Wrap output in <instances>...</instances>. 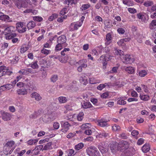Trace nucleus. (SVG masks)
<instances>
[{
	"label": "nucleus",
	"instance_id": "e433bc0d",
	"mask_svg": "<svg viewBox=\"0 0 156 156\" xmlns=\"http://www.w3.org/2000/svg\"><path fill=\"white\" fill-rule=\"evenodd\" d=\"M140 98L141 100L146 101L149 99V96L147 95H141L140 94Z\"/></svg>",
	"mask_w": 156,
	"mask_h": 156
},
{
	"label": "nucleus",
	"instance_id": "f257e3e1",
	"mask_svg": "<svg viewBox=\"0 0 156 156\" xmlns=\"http://www.w3.org/2000/svg\"><path fill=\"white\" fill-rule=\"evenodd\" d=\"M86 151L89 156H99L100 153L95 147L90 146L87 148Z\"/></svg>",
	"mask_w": 156,
	"mask_h": 156
},
{
	"label": "nucleus",
	"instance_id": "4d7b16f0",
	"mask_svg": "<svg viewBox=\"0 0 156 156\" xmlns=\"http://www.w3.org/2000/svg\"><path fill=\"white\" fill-rule=\"evenodd\" d=\"M69 50L70 49L69 48H64L63 50L61 52V55L63 56H64L66 55L67 51H69Z\"/></svg>",
	"mask_w": 156,
	"mask_h": 156
},
{
	"label": "nucleus",
	"instance_id": "39448f33",
	"mask_svg": "<svg viewBox=\"0 0 156 156\" xmlns=\"http://www.w3.org/2000/svg\"><path fill=\"white\" fill-rule=\"evenodd\" d=\"M3 27L5 28L4 32L5 34L9 35L12 34H13V32H15L16 29L13 26H8L7 25L3 26Z\"/></svg>",
	"mask_w": 156,
	"mask_h": 156
},
{
	"label": "nucleus",
	"instance_id": "c756f323",
	"mask_svg": "<svg viewBox=\"0 0 156 156\" xmlns=\"http://www.w3.org/2000/svg\"><path fill=\"white\" fill-rule=\"evenodd\" d=\"M156 26V20H153L149 25V28L152 30H154Z\"/></svg>",
	"mask_w": 156,
	"mask_h": 156
},
{
	"label": "nucleus",
	"instance_id": "72a5a7b5",
	"mask_svg": "<svg viewBox=\"0 0 156 156\" xmlns=\"http://www.w3.org/2000/svg\"><path fill=\"white\" fill-rule=\"evenodd\" d=\"M78 0H67L64 2L65 4H67L68 6L69 5H72L73 4H76Z\"/></svg>",
	"mask_w": 156,
	"mask_h": 156
},
{
	"label": "nucleus",
	"instance_id": "e2e57ef3",
	"mask_svg": "<svg viewBox=\"0 0 156 156\" xmlns=\"http://www.w3.org/2000/svg\"><path fill=\"white\" fill-rule=\"evenodd\" d=\"M74 151L73 149H70L68 151V156H72L75 155L74 154Z\"/></svg>",
	"mask_w": 156,
	"mask_h": 156
},
{
	"label": "nucleus",
	"instance_id": "393cba45",
	"mask_svg": "<svg viewBox=\"0 0 156 156\" xmlns=\"http://www.w3.org/2000/svg\"><path fill=\"white\" fill-rule=\"evenodd\" d=\"M137 17L142 21H144L147 20V16L141 13H139L137 14Z\"/></svg>",
	"mask_w": 156,
	"mask_h": 156
},
{
	"label": "nucleus",
	"instance_id": "6e6552de",
	"mask_svg": "<svg viewBox=\"0 0 156 156\" xmlns=\"http://www.w3.org/2000/svg\"><path fill=\"white\" fill-rule=\"evenodd\" d=\"M66 36L64 35H62L57 38V42L58 44H63L64 47H66L67 45V44L66 43Z\"/></svg>",
	"mask_w": 156,
	"mask_h": 156
},
{
	"label": "nucleus",
	"instance_id": "7c9ffc66",
	"mask_svg": "<svg viewBox=\"0 0 156 156\" xmlns=\"http://www.w3.org/2000/svg\"><path fill=\"white\" fill-rule=\"evenodd\" d=\"M52 143L51 142H49L44 146L43 149L44 150H48L52 149Z\"/></svg>",
	"mask_w": 156,
	"mask_h": 156
},
{
	"label": "nucleus",
	"instance_id": "69168bd1",
	"mask_svg": "<svg viewBox=\"0 0 156 156\" xmlns=\"http://www.w3.org/2000/svg\"><path fill=\"white\" fill-rule=\"evenodd\" d=\"M6 90H9L12 87V86L11 84H7L4 85Z\"/></svg>",
	"mask_w": 156,
	"mask_h": 156
},
{
	"label": "nucleus",
	"instance_id": "052dcab7",
	"mask_svg": "<svg viewBox=\"0 0 156 156\" xmlns=\"http://www.w3.org/2000/svg\"><path fill=\"white\" fill-rule=\"evenodd\" d=\"M31 67L33 69H37L38 68V65L36 62H32L31 64Z\"/></svg>",
	"mask_w": 156,
	"mask_h": 156
},
{
	"label": "nucleus",
	"instance_id": "9d476101",
	"mask_svg": "<svg viewBox=\"0 0 156 156\" xmlns=\"http://www.w3.org/2000/svg\"><path fill=\"white\" fill-rule=\"evenodd\" d=\"M17 35L16 33L12 34L9 35H7L6 36V39L7 40L12 39V41L13 43H17L18 41V39L17 38H14Z\"/></svg>",
	"mask_w": 156,
	"mask_h": 156
},
{
	"label": "nucleus",
	"instance_id": "5701e85b",
	"mask_svg": "<svg viewBox=\"0 0 156 156\" xmlns=\"http://www.w3.org/2000/svg\"><path fill=\"white\" fill-rule=\"evenodd\" d=\"M27 26L28 30H29L34 28L36 26V23L34 21H31L27 23Z\"/></svg>",
	"mask_w": 156,
	"mask_h": 156
},
{
	"label": "nucleus",
	"instance_id": "8fccbe9b",
	"mask_svg": "<svg viewBox=\"0 0 156 156\" xmlns=\"http://www.w3.org/2000/svg\"><path fill=\"white\" fill-rule=\"evenodd\" d=\"M84 114L83 112H80L77 115V119L79 121H81L83 119Z\"/></svg>",
	"mask_w": 156,
	"mask_h": 156
},
{
	"label": "nucleus",
	"instance_id": "c85d7f7f",
	"mask_svg": "<svg viewBox=\"0 0 156 156\" xmlns=\"http://www.w3.org/2000/svg\"><path fill=\"white\" fill-rule=\"evenodd\" d=\"M17 93L19 95H24L27 94L26 90L25 89H19L17 90Z\"/></svg>",
	"mask_w": 156,
	"mask_h": 156
},
{
	"label": "nucleus",
	"instance_id": "473e14b6",
	"mask_svg": "<svg viewBox=\"0 0 156 156\" xmlns=\"http://www.w3.org/2000/svg\"><path fill=\"white\" fill-rule=\"evenodd\" d=\"M14 141L13 140H12L7 142L5 144V145L8 146V147H10L11 149H12L13 148H15V147L14 146Z\"/></svg>",
	"mask_w": 156,
	"mask_h": 156
},
{
	"label": "nucleus",
	"instance_id": "603ef678",
	"mask_svg": "<svg viewBox=\"0 0 156 156\" xmlns=\"http://www.w3.org/2000/svg\"><path fill=\"white\" fill-rule=\"evenodd\" d=\"M141 86L142 88L144 90V91L146 93H147L149 91V89L147 86L144 84H141Z\"/></svg>",
	"mask_w": 156,
	"mask_h": 156
},
{
	"label": "nucleus",
	"instance_id": "de8ad7c7",
	"mask_svg": "<svg viewBox=\"0 0 156 156\" xmlns=\"http://www.w3.org/2000/svg\"><path fill=\"white\" fill-rule=\"evenodd\" d=\"M63 47H64L63 44H58L55 46V51H60L62 48Z\"/></svg>",
	"mask_w": 156,
	"mask_h": 156
},
{
	"label": "nucleus",
	"instance_id": "4be33fe9",
	"mask_svg": "<svg viewBox=\"0 0 156 156\" xmlns=\"http://www.w3.org/2000/svg\"><path fill=\"white\" fill-rule=\"evenodd\" d=\"M112 36L110 33H108L106 36V40L105 42L106 45H108L111 42Z\"/></svg>",
	"mask_w": 156,
	"mask_h": 156
},
{
	"label": "nucleus",
	"instance_id": "a18cd8bd",
	"mask_svg": "<svg viewBox=\"0 0 156 156\" xmlns=\"http://www.w3.org/2000/svg\"><path fill=\"white\" fill-rule=\"evenodd\" d=\"M33 20L38 22H41L43 20V18L40 16H34L33 17Z\"/></svg>",
	"mask_w": 156,
	"mask_h": 156
},
{
	"label": "nucleus",
	"instance_id": "5fc2aeb1",
	"mask_svg": "<svg viewBox=\"0 0 156 156\" xmlns=\"http://www.w3.org/2000/svg\"><path fill=\"white\" fill-rule=\"evenodd\" d=\"M117 32L119 34H123L125 32V30L124 28H119L117 30Z\"/></svg>",
	"mask_w": 156,
	"mask_h": 156
},
{
	"label": "nucleus",
	"instance_id": "2eb2a0df",
	"mask_svg": "<svg viewBox=\"0 0 156 156\" xmlns=\"http://www.w3.org/2000/svg\"><path fill=\"white\" fill-rule=\"evenodd\" d=\"M2 117L3 120L7 121L10 120L11 116L9 113L3 112L2 114Z\"/></svg>",
	"mask_w": 156,
	"mask_h": 156
},
{
	"label": "nucleus",
	"instance_id": "4c0bfd02",
	"mask_svg": "<svg viewBox=\"0 0 156 156\" xmlns=\"http://www.w3.org/2000/svg\"><path fill=\"white\" fill-rule=\"evenodd\" d=\"M91 127L90 123H85L82 124L81 126V129L86 130L88 129H90Z\"/></svg>",
	"mask_w": 156,
	"mask_h": 156
},
{
	"label": "nucleus",
	"instance_id": "2f4dec72",
	"mask_svg": "<svg viewBox=\"0 0 156 156\" xmlns=\"http://www.w3.org/2000/svg\"><path fill=\"white\" fill-rule=\"evenodd\" d=\"M123 4L128 6H132L133 4L131 0H122Z\"/></svg>",
	"mask_w": 156,
	"mask_h": 156
},
{
	"label": "nucleus",
	"instance_id": "bf43d9fd",
	"mask_svg": "<svg viewBox=\"0 0 156 156\" xmlns=\"http://www.w3.org/2000/svg\"><path fill=\"white\" fill-rule=\"evenodd\" d=\"M41 53L44 54L45 55H48L50 53V51L43 48L41 50Z\"/></svg>",
	"mask_w": 156,
	"mask_h": 156
},
{
	"label": "nucleus",
	"instance_id": "c03bdc74",
	"mask_svg": "<svg viewBox=\"0 0 156 156\" xmlns=\"http://www.w3.org/2000/svg\"><path fill=\"white\" fill-rule=\"evenodd\" d=\"M68 57L67 55H66L64 58L62 57L59 58V61L62 63H66L67 61Z\"/></svg>",
	"mask_w": 156,
	"mask_h": 156
},
{
	"label": "nucleus",
	"instance_id": "774afa93",
	"mask_svg": "<svg viewBox=\"0 0 156 156\" xmlns=\"http://www.w3.org/2000/svg\"><path fill=\"white\" fill-rule=\"evenodd\" d=\"M151 102L153 104L156 103V92L154 94V95L151 100Z\"/></svg>",
	"mask_w": 156,
	"mask_h": 156
},
{
	"label": "nucleus",
	"instance_id": "4468645a",
	"mask_svg": "<svg viewBox=\"0 0 156 156\" xmlns=\"http://www.w3.org/2000/svg\"><path fill=\"white\" fill-rule=\"evenodd\" d=\"M0 20L6 22H11L9 17L6 15L3 14V13L0 12Z\"/></svg>",
	"mask_w": 156,
	"mask_h": 156
},
{
	"label": "nucleus",
	"instance_id": "f03ea898",
	"mask_svg": "<svg viewBox=\"0 0 156 156\" xmlns=\"http://www.w3.org/2000/svg\"><path fill=\"white\" fill-rule=\"evenodd\" d=\"M13 73L12 70L5 66H0V77L7 75L10 76Z\"/></svg>",
	"mask_w": 156,
	"mask_h": 156
},
{
	"label": "nucleus",
	"instance_id": "ddd939ff",
	"mask_svg": "<svg viewBox=\"0 0 156 156\" xmlns=\"http://www.w3.org/2000/svg\"><path fill=\"white\" fill-rule=\"evenodd\" d=\"M14 149V148L11 149L6 145H5L3 147V152L5 155L10 154Z\"/></svg>",
	"mask_w": 156,
	"mask_h": 156
},
{
	"label": "nucleus",
	"instance_id": "1a4fd4ad",
	"mask_svg": "<svg viewBox=\"0 0 156 156\" xmlns=\"http://www.w3.org/2000/svg\"><path fill=\"white\" fill-rule=\"evenodd\" d=\"M109 120L104 119H101L97 120V123L98 125L101 127H104L108 126V122Z\"/></svg>",
	"mask_w": 156,
	"mask_h": 156
},
{
	"label": "nucleus",
	"instance_id": "bb28decb",
	"mask_svg": "<svg viewBox=\"0 0 156 156\" xmlns=\"http://www.w3.org/2000/svg\"><path fill=\"white\" fill-rule=\"evenodd\" d=\"M87 79L85 76H82L80 78V82L83 84L86 85L87 83Z\"/></svg>",
	"mask_w": 156,
	"mask_h": 156
},
{
	"label": "nucleus",
	"instance_id": "aec40b11",
	"mask_svg": "<svg viewBox=\"0 0 156 156\" xmlns=\"http://www.w3.org/2000/svg\"><path fill=\"white\" fill-rule=\"evenodd\" d=\"M31 96L32 98H34L37 101H40L42 98L40 95L36 92L33 93L31 94Z\"/></svg>",
	"mask_w": 156,
	"mask_h": 156
},
{
	"label": "nucleus",
	"instance_id": "3c124183",
	"mask_svg": "<svg viewBox=\"0 0 156 156\" xmlns=\"http://www.w3.org/2000/svg\"><path fill=\"white\" fill-rule=\"evenodd\" d=\"M45 137L44 139L41 140L39 141V143L40 144H42L44 143L48 142L49 141L50 137L48 136H45Z\"/></svg>",
	"mask_w": 156,
	"mask_h": 156
},
{
	"label": "nucleus",
	"instance_id": "680f3d73",
	"mask_svg": "<svg viewBox=\"0 0 156 156\" xmlns=\"http://www.w3.org/2000/svg\"><path fill=\"white\" fill-rule=\"evenodd\" d=\"M89 82L91 84H95L98 83L94 78H90L89 79Z\"/></svg>",
	"mask_w": 156,
	"mask_h": 156
},
{
	"label": "nucleus",
	"instance_id": "338daca9",
	"mask_svg": "<svg viewBox=\"0 0 156 156\" xmlns=\"http://www.w3.org/2000/svg\"><path fill=\"white\" fill-rule=\"evenodd\" d=\"M128 10L131 13H134L136 12V10L133 8H128Z\"/></svg>",
	"mask_w": 156,
	"mask_h": 156
},
{
	"label": "nucleus",
	"instance_id": "f3484780",
	"mask_svg": "<svg viewBox=\"0 0 156 156\" xmlns=\"http://www.w3.org/2000/svg\"><path fill=\"white\" fill-rule=\"evenodd\" d=\"M81 106L83 108L87 109L92 107V105L89 102L83 101L81 103Z\"/></svg>",
	"mask_w": 156,
	"mask_h": 156
},
{
	"label": "nucleus",
	"instance_id": "58836bf2",
	"mask_svg": "<svg viewBox=\"0 0 156 156\" xmlns=\"http://www.w3.org/2000/svg\"><path fill=\"white\" fill-rule=\"evenodd\" d=\"M67 98L65 97L61 96L58 98V100L60 103H64L67 101Z\"/></svg>",
	"mask_w": 156,
	"mask_h": 156
},
{
	"label": "nucleus",
	"instance_id": "09e8293b",
	"mask_svg": "<svg viewBox=\"0 0 156 156\" xmlns=\"http://www.w3.org/2000/svg\"><path fill=\"white\" fill-rule=\"evenodd\" d=\"M57 16L58 15L57 14L55 13L53 14L49 17L48 20L50 21H52L56 19Z\"/></svg>",
	"mask_w": 156,
	"mask_h": 156
},
{
	"label": "nucleus",
	"instance_id": "dca6fc26",
	"mask_svg": "<svg viewBox=\"0 0 156 156\" xmlns=\"http://www.w3.org/2000/svg\"><path fill=\"white\" fill-rule=\"evenodd\" d=\"M98 148L101 152L102 154L105 153L108 151V147H104L103 146V144L102 143L99 144Z\"/></svg>",
	"mask_w": 156,
	"mask_h": 156
},
{
	"label": "nucleus",
	"instance_id": "412c9836",
	"mask_svg": "<svg viewBox=\"0 0 156 156\" xmlns=\"http://www.w3.org/2000/svg\"><path fill=\"white\" fill-rule=\"evenodd\" d=\"M98 61L100 62H102L104 66L106 65L107 60L106 56L104 55H102L98 59Z\"/></svg>",
	"mask_w": 156,
	"mask_h": 156
},
{
	"label": "nucleus",
	"instance_id": "a878e982",
	"mask_svg": "<svg viewBox=\"0 0 156 156\" xmlns=\"http://www.w3.org/2000/svg\"><path fill=\"white\" fill-rule=\"evenodd\" d=\"M150 147L149 144H146L142 147V151L144 153H147L150 150Z\"/></svg>",
	"mask_w": 156,
	"mask_h": 156
},
{
	"label": "nucleus",
	"instance_id": "37998d69",
	"mask_svg": "<svg viewBox=\"0 0 156 156\" xmlns=\"http://www.w3.org/2000/svg\"><path fill=\"white\" fill-rule=\"evenodd\" d=\"M38 140L37 139H30L27 141V144L29 145L35 144L37 142Z\"/></svg>",
	"mask_w": 156,
	"mask_h": 156
},
{
	"label": "nucleus",
	"instance_id": "79ce46f5",
	"mask_svg": "<svg viewBox=\"0 0 156 156\" xmlns=\"http://www.w3.org/2000/svg\"><path fill=\"white\" fill-rule=\"evenodd\" d=\"M90 7V5L89 3L84 4L82 5L80 8V9L82 11H84L86 10Z\"/></svg>",
	"mask_w": 156,
	"mask_h": 156
},
{
	"label": "nucleus",
	"instance_id": "0eeeda50",
	"mask_svg": "<svg viewBox=\"0 0 156 156\" xmlns=\"http://www.w3.org/2000/svg\"><path fill=\"white\" fill-rule=\"evenodd\" d=\"M60 123L62 127V129L61 130L62 132L65 133L69 130L70 125L68 122L62 121L60 122Z\"/></svg>",
	"mask_w": 156,
	"mask_h": 156
},
{
	"label": "nucleus",
	"instance_id": "6e6d98bb",
	"mask_svg": "<svg viewBox=\"0 0 156 156\" xmlns=\"http://www.w3.org/2000/svg\"><path fill=\"white\" fill-rule=\"evenodd\" d=\"M112 127V130L115 131L119 130L120 129V127L116 124H114Z\"/></svg>",
	"mask_w": 156,
	"mask_h": 156
},
{
	"label": "nucleus",
	"instance_id": "cd10ccee",
	"mask_svg": "<svg viewBox=\"0 0 156 156\" xmlns=\"http://www.w3.org/2000/svg\"><path fill=\"white\" fill-rule=\"evenodd\" d=\"M113 52L115 55H119L121 57L123 55V51L116 48H114L113 51Z\"/></svg>",
	"mask_w": 156,
	"mask_h": 156
},
{
	"label": "nucleus",
	"instance_id": "a19ab883",
	"mask_svg": "<svg viewBox=\"0 0 156 156\" xmlns=\"http://www.w3.org/2000/svg\"><path fill=\"white\" fill-rule=\"evenodd\" d=\"M29 49V47L26 45L22 46L20 50V52L21 53H23Z\"/></svg>",
	"mask_w": 156,
	"mask_h": 156
},
{
	"label": "nucleus",
	"instance_id": "b1692460",
	"mask_svg": "<svg viewBox=\"0 0 156 156\" xmlns=\"http://www.w3.org/2000/svg\"><path fill=\"white\" fill-rule=\"evenodd\" d=\"M125 70L126 72L130 74H132L135 72V70L134 68L132 66L126 67Z\"/></svg>",
	"mask_w": 156,
	"mask_h": 156
},
{
	"label": "nucleus",
	"instance_id": "7ed1b4c3",
	"mask_svg": "<svg viewBox=\"0 0 156 156\" xmlns=\"http://www.w3.org/2000/svg\"><path fill=\"white\" fill-rule=\"evenodd\" d=\"M16 28L20 33H24L27 30L25 23L24 22H18L16 23Z\"/></svg>",
	"mask_w": 156,
	"mask_h": 156
},
{
	"label": "nucleus",
	"instance_id": "49530a36",
	"mask_svg": "<svg viewBox=\"0 0 156 156\" xmlns=\"http://www.w3.org/2000/svg\"><path fill=\"white\" fill-rule=\"evenodd\" d=\"M126 102L123 100V98H120L117 101V104L119 105H124L126 104Z\"/></svg>",
	"mask_w": 156,
	"mask_h": 156
},
{
	"label": "nucleus",
	"instance_id": "f8f14e48",
	"mask_svg": "<svg viewBox=\"0 0 156 156\" xmlns=\"http://www.w3.org/2000/svg\"><path fill=\"white\" fill-rule=\"evenodd\" d=\"M32 69L31 68H27L25 69H22L19 71L18 73L21 75H27L30 73H32Z\"/></svg>",
	"mask_w": 156,
	"mask_h": 156
},
{
	"label": "nucleus",
	"instance_id": "f704fd0d",
	"mask_svg": "<svg viewBox=\"0 0 156 156\" xmlns=\"http://www.w3.org/2000/svg\"><path fill=\"white\" fill-rule=\"evenodd\" d=\"M83 147L84 144L82 143H80L75 146L74 149L77 151H79L82 149Z\"/></svg>",
	"mask_w": 156,
	"mask_h": 156
},
{
	"label": "nucleus",
	"instance_id": "423d86ee",
	"mask_svg": "<svg viewBox=\"0 0 156 156\" xmlns=\"http://www.w3.org/2000/svg\"><path fill=\"white\" fill-rule=\"evenodd\" d=\"M129 145V143L127 141L122 140L118 144V149L120 150L127 149L128 148Z\"/></svg>",
	"mask_w": 156,
	"mask_h": 156
},
{
	"label": "nucleus",
	"instance_id": "a211bd4d",
	"mask_svg": "<svg viewBox=\"0 0 156 156\" xmlns=\"http://www.w3.org/2000/svg\"><path fill=\"white\" fill-rule=\"evenodd\" d=\"M130 40V38L129 37L122 39L119 41L117 43L120 46H124L125 45V42L129 41Z\"/></svg>",
	"mask_w": 156,
	"mask_h": 156
},
{
	"label": "nucleus",
	"instance_id": "c9c22d12",
	"mask_svg": "<svg viewBox=\"0 0 156 156\" xmlns=\"http://www.w3.org/2000/svg\"><path fill=\"white\" fill-rule=\"evenodd\" d=\"M138 75L141 77H144L147 74V71L145 70H142L139 71Z\"/></svg>",
	"mask_w": 156,
	"mask_h": 156
},
{
	"label": "nucleus",
	"instance_id": "864d4df0",
	"mask_svg": "<svg viewBox=\"0 0 156 156\" xmlns=\"http://www.w3.org/2000/svg\"><path fill=\"white\" fill-rule=\"evenodd\" d=\"M58 76L56 75H53L51 78V81L53 82H55L58 80Z\"/></svg>",
	"mask_w": 156,
	"mask_h": 156
},
{
	"label": "nucleus",
	"instance_id": "13d9d810",
	"mask_svg": "<svg viewBox=\"0 0 156 156\" xmlns=\"http://www.w3.org/2000/svg\"><path fill=\"white\" fill-rule=\"evenodd\" d=\"M153 4V3L152 1H147L145 2L144 3V5L146 7L151 6Z\"/></svg>",
	"mask_w": 156,
	"mask_h": 156
},
{
	"label": "nucleus",
	"instance_id": "6ab92c4d",
	"mask_svg": "<svg viewBox=\"0 0 156 156\" xmlns=\"http://www.w3.org/2000/svg\"><path fill=\"white\" fill-rule=\"evenodd\" d=\"M87 60L86 59H83L80 60L78 62L79 65H80L82 68H86L87 66Z\"/></svg>",
	"mask_w": 156,
	"mask_h": 156
},
{
	"label": "nucleus",
	"instance_id": "0e129e2a",
	"mask_svg": "<svg viewBox=\"0 0 156 156\" xmlns=\"http://www.w3.org/2000/svg\"><path fill=\"white\" fill-rule=\"evenodd\" d=\"M108 133L105 132H101L99 134L100 137H106L108 136Z\"/></svg>",
	"mask_w": 156,
	"mask_h": 156
},
{
	"label": "nucleus",
	"instance_id": "20e7f679",
	"mask_svg": "<svg viewBox=\"0 0 156 156\" xmlns=\"http://www.w3.org/2000/svg\"><path fill=\"white\" fill-rule=\"evenodd\" d=\"M121 58L123 62L126 64H131L135 60L133 58H132L131 56L129 55H123Z\"/></svg>",
	"mask_w": 156,
	"mask_h": 156
},
{
	"label": "nucleus",
	"instance_id": "9b49d317",
	"mask_svg": "<svg viewBox=\"0 0 156 156\" xmlns=\"http://www.w3.org/2000/svg\"><path fill=\"white\" fill-rule=\"evenodd\" d=\"M82 25L81 23H80L78 22L76 23H72L71 24L69 28V30L71 31H73L75 30H77L78 28Z\"/></svg>",
	"mask_w": 156,
	"mask_h": 156
},
{
	"label": "nucleus",
	"instance_id": "ea45409f",
	"mask_svg": "<svg viewBox=\"0 0 156 156\" xmlns=\"http://www.w3.org/2000/svg\"><path fill=\"white\" fill-rule=\"evenodd\" d=\"M64 119L72 121L74 119V116L71 114H68L64 116Z\"/></svg>",
	"mask_w": 156,
	"mask_h": 156
}]
</instances>
